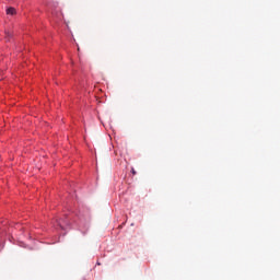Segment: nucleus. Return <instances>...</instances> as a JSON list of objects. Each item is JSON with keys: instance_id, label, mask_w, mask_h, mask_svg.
<instances>
[{"instance_id": "1", "label": "nucleus", "mask_w": 280, "mask_h": 280, "mask_svg": "<svg viewBox=\"0 0 280 280\" xmlns=\"http://www.w3.org/2000/svg\"><path fill=\"white\" fill-rule=\"evenodd\" d=\"M7 14H10L11 16H13V14H16V9L14 8L7 9Z\"/></svg>"}, {"instance_id": "2", "label": "nucleus", "mask_w": 280, "mask_h": 280, "mask_svg": "<svg viewBox=\"0 0 280 280\" xmlns=\"http://www.w3.org/2000/svg\"><path fill=\"white\" fill-rule=\"evenodd\" d=\"M5 35H7L8 37H10V36H12V33L7 32Z\"/></svg>"}, {"instance_id": "3", "label": "nucleus", "mask_w": 280, "mask_h": 280, "mask_svg": "<svg viewBox=\"0 0 280 280\" xmlns=\"http://www.w3.org/2000/svg\"><path fill=\"white\" fill-rule=\"evenodd\" d=\"M132 174H133V175L137 174V171H135V168H132Z\"/></svg>"}]
</instances>
